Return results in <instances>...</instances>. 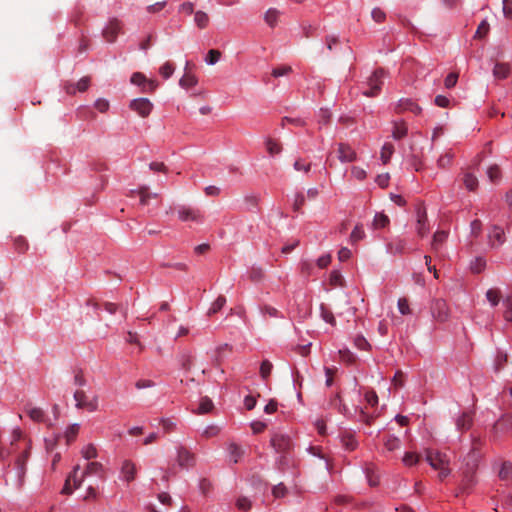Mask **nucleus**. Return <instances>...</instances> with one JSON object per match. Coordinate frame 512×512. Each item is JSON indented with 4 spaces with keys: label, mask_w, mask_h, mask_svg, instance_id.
<instances>
[{
    "label": "nucleus",
    "mask_w": 512,
    "mask_h": 512,
    "mask_svg": "<svg viewBox=\"0 0 512 512\" xmlns=\"http://www.w3.org/2000/svg\"><path fill=\"white\" fill-rule=\"evenodd\" d=\"M31 448V440L23 436L20 429H14L10 436L9 447L0 450V461H3L6 456H13L12 462L8 463V468L11 467L14 471L13 483L17 489H22L24 486Z\"/></svg>",
    "instance_id": "obj_1"
},
{
    "label": "nucleus",
    "mask_w": 512,
    "mask_h": 512,
    "mask_svg": "<svg viewBox=\"0 0 512 512\" xmlns=\"http://www.w3.org/2000/svg\"><path fill=\"white\" fill-rule=\"evenodd\" d=\"M80 470L79 465L75 466L71 474L66 479L65 485L62 489L63 494H70L72 491L80 487L83 479L89 475H97L99 478H104L103 466L99 462H90L87 464L85 470L78 476Z\"/></svg>",
    "instance_id": "obj_2"
},
{
    "label": "nucleus",
    "mask_w": 512,
    "mask_h": 512,
    "mask_svg": "<svg viewBox=\"0 0 512 512\" xmlns=\"http://www.w3.org/2000/svg\"><path fill=\"white\" fill-rule=\"evenodd\" d=\"M271 445L275 451L282 454L279 459V465L283 466L287 463V455L290 453L293 443L289 436L276 433L271 438Z\"/></svg>",
    "instance_id": "obj_3"
},
{
    "label": "nucleus",
    "mask_w": 512,
    "mask_h": 512,
    "mask_svg": "<svg viewBox=\"0 0 512 512\" xmlns=\"http://www.w3.org/2000/svg\"><path fill=\"white\" fill-rule=\"evenodd\" d=\"M386 73L384 69L379 68L373 72V74L368 79L369 89L363 92V95L366 97H375L379 94L381 90V86L383 85L384 78Z\"/></svg>",
    "instance_id": "obj_4"
},
{
    "label": "nucleus",
    "mask_w": 512,
    "mask_h": 512,
    "mask_svg": "<svg viewBox=\"0 0 512 512\" xmlns=\"http://www.w3.org/2000/svg\"><path fill=\"white\" fill-rule=\"evenodd\" d=\"M74 399L78 409H86L90 412L98 409V397L93 396L90 398L83 390H76L74 392Z\"/></svg>",
    "instance_id": "obj_5"
},
{
    "label": "nucleus",
    "mask_w": 512,
    "mask_h": 512,
    "mask_svg": "<svg viewBox=\"0 0 512 512\" xmlns=\"http://www.w3.org/2000/svg\"><path fill=\"white\" fill-rule=\"evenodd\" d=\"M426 461L433 469H439L444 466H448L450 459L449 457L437 450L426 449L425 451Z\"/></svg>",
    "instance_id": "obj_6"
},
{
    "label": "nucleus",
    "mask_w": 512,
    "mask_h": 512,
    "mask_svg": "<svg viewBox=\"0 0 512 512\" xmlns=\"http://www.w3.org/2000/svg\"><path fill=\"white\" fill-rule=\"evenodd\" d=\"M178 218L183 222L193 221L202 223L204 220L203 213L200 209L184 205L178 208Z\"/></svg>",
    "instance_id": "obj_7"
},
{
    "label": "nucleus",
    "mask_w": 512,
    "mask_h": 512,
    "mask_svg": "<svg viewBox=\"0 0 512 512\" xmlns=\"http://www.w3.org/2000/svg\"><path fill=\"white\" fill-rule=\"evenodd\" d=\"M129 107L139 116L145 118L150 115L153 109V104L147 98H138L132 100Z\"/></svg>",
    "instance_id": "obj_8"
},
{
    "label": "nucleus",
    "mask_w": 512,
    "mask_h": 512,
    "mask_svg": "<svg viewBox=\"0 0 512 512\" xmlns=\"http://www.w3.org/2000/svg\"><path fill=\"white\" fill-rule=\"evenodd\" d=\"M481 441L478 438H473L471 450L468 453L466 460V465L468 468L476 469L478 461L481 457L480 453Z\"/></svg>",
    "instance_id": "obj_9"
},
{
    "label": "nucleus",
    "mask_w": 512,
    "mask_h": 512,
    "mask_svg": "<svg viewBox=\"0 0 512 512\" xmlns=\"http://www.w3.org/2000/svg\"><path fill=\"white\" fill-rule=\"evenodd\" d=\"M432 315L440 322H444L448 319L449 309L447 303L442 299H437L432 305Z\"/></svg>",
    "instance_id": "obj_10"
},
{
    "label": "nucleus",
    "mask_w": 512,
    "mask_h": 512,
    "mask_svg": "<svg viewBox=\"0 0 512 512\" xmlns=\"http://www.w3.org/2000/svg\"><path fill=\"white\" fill-rule=\"evenodd\" d=\"M121 31V23L118 19H112L103 30L104 39L109 42H115L118 34Z\"/></svg>",
    "instance_id": "obj_11"
},
{
    "label": "nucleus",
    "mask_w": 512,
    "mask_h": 512,
    "mask_svg": "<svg viewBox=\"0 0 512 512\" xmlns=\"http://www.w3.org/2000/svg\"><path fill=\"white\" fill-rule=\"evenodd\" d=\"M177 463L182 468L195 465V455L185 447H180L177 454Z\"/></svg>",
    "instance_id": "obj_12"
},
{
    "label": "nucleus",
    "mask_w": 512,
    "mask_h": 512,
    "mask_svg": "<svg viewBox=\"0 0 512 512\" xmlns=\"http://www.w3.org/2000/svg\"><path fill=\"white\" fill-rule=\"evenodd\" d=\"M512 430V415H504L493 426L495 434L507 433Z\"/></svg>",
    "instance_id": "obj_13"
},
{
    "label": "nucleus",
    "mask_w": 512,
    "mask_h": 512,
    "mask_svg": "<svg viewBox=\"0 0 512 512\" xmlns=\"http://www.w3.org/2000/svg\"><path fill=\"white\" fill-rule=\"evenodd\" d=\"M338 158L341 162H352L356 159L355 151L347 144L338 145Z\"/></svg>",
    "instance_id": "obj_14"
},
{
    "label": "nucleus",
    "mask_w": 512,
    "mask_h": 512,
    "mask_svg": "<svg viewBox=\"0 0 512 512\" xmlns=\"http://www.w3.org/2000/svg\"><path fill=\"white\" fill-rule=\"evenodd\" d=\"M429 231V227L427 225V215L425 210L421 208L417 211V233L420 237H424Z\"/></svg>",
    "instance_id": "obj_15"
},
{
    "label": "nucleus",
    "mask_w": 512,
    "mask_h": 512,
    "mask_svg": "<svg viewBox=\"0 0 512 512\" xmlns=\"http://www.w3.org/2000/svg\"><path fill=\"white\" fill-rule=\"evenodd\" d=\"M136 472V465L132 461L125 460L123 462L121 467V474L127 482H131L135 479Z\"/></svg>",
    "instance_id": "obj_16"
},
{
    "label": "nucleus",
    "mask_w": 512,
    "mask_h": 512,
    "mask_svg": "<svg viewBox=\"0 0 512 512\" xmlns=\"http://www.w3.org/2000/svg\"><path fill=\"white\" fill-rule=\"evenodd\" d=\"M406 241L400 238H396L387 243V252L396 255L405 252Z\"/></svg>",
    "instance_id": "obj_17"
},
{
    "label": "nucleus",
    "mask_w": 512,
    "mask_h": 512,
    "mask_svg": "<svg viewBox=\"0 0 512 512\" xmlns=\"http://www.w3.org/2000/svg\"><path fill=\"white\" fill-rule=\"evenodd\" d=\"M473 417L470 412H463L456 420V427L460 431H465L471 428Z\"/></svg>",
    "instance_id": "obj_18"
},
{
    "label": "nucleus",
    "mask_w": 512,
    "mask_h": 512,
    "mask_svg": "<svg viewBox=\"0 0 512 512\" xmlns=\"http://www.w3.org/2000/svg\"><path fill=\"white\" fill-rule=\"evenodd\" d=\"M474 471L475 469L467 468L463 473V479L460 484V490L462 492H467L474 485Z\"/></svg>",
    "instance_id": "obj_19"
},
{
    "label": "nucleus",
    "mask_w": 512,
    "mask_h": 512,
    "mask_svg": "<svg viewBox=\"0 0 512 512\" xmlns=\"http://www.w3.org/2000/svg\"><path fill=\"white\" fill-rule=\"evenodd\" d=\"M383 444L387 451L392 452L400 448L401 441L395 435L388 433L383 437Z\"/></svg>",
    "instance_id": "obj_20"
},
{
    "label": "nucleus",
    "mask_w": 512,
    "mask_h": 512,
    "mask_svg": "<svg viewBox=\"0 0 512 512\" xmlns=\"http://www.w3.org/2000/svg\"><path fill=\"white\" fill-rule=\"evenodd\" d=\"M489 239L492 245H501L505 241L504 230L499 226H494L489 234Z\"/></svg>",
    "instance_id": "obj_21"
},
{
    "label": "nucleus",
    "mask_w": 512,
    "mask_h": 512,
    "mask_svg": "<svg viewBox=\"0 0 512 512\" xmlns=\"http://www.w3.org/2000/svg\"><path fill=\"white\" fill-rule=\"evenodd\" d=\"M281 12L276 8H269L265 15L264 20L269 25V27L273 28L277 25Z\"/></svg>",
    "instance_id": "obj_22"
},
{
    "label": "nucleus",
    "mask_w": 512,
    "mask_h": 512,
    "mask_svg": "<svg viewBox=\"0 0 512 512\" xmlns=\"http://www.w3.org/2000/svg\"><path fill=\"white\" fill-rule=\"evenodd\" d=\"M510 66L507 63H496L493 68V76L496 79H505L510 74Z\"/></svg>",
    "instance_id": "obj_23"
},
{
    "label": "nucleus",
    "mask_w": 512,
    "mask_h": 512,
    "mask_svg": "<svg viewBox=\"0 0 512 512\" xmlns=\"http://www.w3.org/2000/svg\"><path fill=\"white\" fill-rule=\"evenodd\" d=\"M132 194L137 193L140 197V203L142 205H147L149 199L156 198L158 196L157 193H151L147 186H141L137 191H131Z\"/></svg>",
    "instance_id": "obj_24"
},
{
    "label": "nucleus",
    "mask_w": 512,
    "mask_h": 512,
    "mask_svg": "<svg viewBox=\"0 0 512 512\" xmlns=\"http://www.w3.org/2000/svg\"><path fill=\"white\" fill-rule=\"evenodd\" d=\"M25 411L33 421L43 422L45 419L44 411L39 407L27 405Z\"/></svg>",
    "instance_id": "obj_25"
},
{
    "label": "nucleus",
    "mask_w": 512,
    "mask_h": 512,
    "mask_svg": "<svg viewBox=\"0 0 512 512\" xmlns=\"http://www.w3.org/2000/svg\"><path fill=\"white\" fill-rule=\"evenodd\" d=\"M341 443L344 446V448L348 451H353L358 446V442L356 441L354 435L348 432L342 434Z\"/></svg>",
    "instance_id": "obj_26"
},
{
    "label": "nucleus",
    "mask_w": 512,
    "mask_h": 512,
    "mask_svg": "<svg viewBox=\"0 0 512 512\" xmlns=\"http://www.w3.org/2000/svg\"><path fill=\"white\" fill-rule=\"evenodd\" d=\"M408 128L404 122H394L393 123V130H392V137L395 140H400L404 138L407 135Z\"/></svg>",
    "instance_id": "obj_27"
},
{
    "label": "nucleus",
    "mask_w": 512,
    "mask_h": 512,
    "mask_svg": "<svg viewBox=\"0 0 512 512\" xmlns=\"http://www.w3.org/2000/svg\"><path fill=\"white\" fill-rule=\"evenodd\" d=\"M89 85H90V78L83 77L77 82L76 87H74L73 85H68L66 87V91L69 94H74L76 89L80 92H84L88 89Z\"/></svg>",
    "instance_id": "obj_28"
},
{
    "label": "nucleus",
    "mask_w": 512,
    "mask_h": 512,
    "mask_svg": "<svg viewBox=\"0 0 512 512\" xmlns=\"http://www.w3.org/2000/svg\"><path fill=\"white\" fill-rule=\"evenodd\" d=\"M210 18L204 11H196L194 13V22L199 29H205L209 24Z\"/></svg>",
    "instance_id": "obj_29"
},
{
    "label": "nucleus",
    "mask_w": 512,
    "mask_h": 512,
    "mask_svg": "<svg viewBox=\"0 0 512 512\" xmlns=\"http://www.w3.org/2000/svg\"><path fill=\"white\" fill-rule=\"evenodd\" d=\"M463 183L469 191H475L476 188L478 187L477 177L470 172H465L463 177Z\"/></svg>",
    "instance_id": "obj_30"
},
{
    "label": "nucleus",
    "mask_w": 512,
    "mask_h": 512,
    "mask_svg": "<svg viewBox=\"0 0 512 512\" xmlns=\"http://www.w3.org/2000/svg\"><path fill=\"white\" fill-rule=\"evenodd\" d=\"M396 109L399 112L404 111V110H410L415 114H418L421 111V108L417 104H415L409 100H405V101L401 100L399 102V104L397 105Z\"/></svg>",
    "instance_id": "obj_31"
},
{
    "label": "nucleus",
    "mask_w": 512,
    "mask_h": 512,
    "mask_svg": "<svg viewBox=\"0 0 512 512\" xmlns=\"http://www.w3.org/2000/svg\"><path fill=\"white\" fill-rule=\"evenodd\" d=\"M80 425L75 423L71 424L67 427L64 436L66 438L67 444H70L72 441H74L79 433Z\"/></svg>",
    "instance_id": "obj_32"
},
{
    "label": "nucleus",
    "mask_w": 512,
    "mask_h": 512,
    "mask_svg": "<svg viewBox=\"0 0 512 512\" xmlns=\"http://www.w3.org/2000/svg\"><path fill=\"white\" fill-rule=\"evenodd\" d=\"M198 83V80L195 75L185 73L181 79L179 80V85L182 88H190L194 87Z\"/></svg>",
    "instance_id": "obj_33"
},
{
    "label": "nucleus",
    "mask_w": 512,
    "mask_h": 512,
    "mask_svg": "<svg viewBox=\"0 0 512 512\" xmlns=\"http://www.w3.org/2000/svg\"><path fill=\"white\" fill-rule=\"evenodd\" d=\"M226 303V298L223 295H219L217 299L212 303L211 307L209 308L207 314L208 316H212L219 312L223 306Z\"/></svg>",
    "instance_id": "obj_34"
},
{
    "label": "nucleus",
    "mask_w": 512,
    "mask_h": 512,
    "mask_svg": "<svg viewBox=\"0 0 512 512\" xmlns=\"http://www.w3.org/2000/svg\"><path fill=\"white\" fill-rule=\"evenodd\" d=\"M390 223L389 217L383 213H377L373 220V227L375 229L385 228Z\"/></svg>",
    "instance_id": "obj_35"
},
{
    "label": "nucleus",
    "mask_w": 512,
    "mask_h": 512,
    "mask_svg": "<svg viewBox=\"0 0 512 512\" xmlns=\"http://www.w3.org/2000/svg\"><path fill=\"white\" fill-rule=\"evenodd\" d=\"M214 405L211 399L208 397H203L200 401L198 409L195 411L197 414H206L209 413L213 409Z\"/></svg>",
    "instance_id": "obj_36"
},
{
    "label": "nucleus",
    "mask_w": 512,
    "mask_h": 512,
    "mask_svg": "<svg viewBox=\"0 0 512 512\" xmlns=\"http://www.w3.org/2000/svg\"><path fill=\"white\" fill-rule=\"evenodd\" d=\"M486 298L492 306H497L501 299V292L499 289H495V288L489 289L486 292Z\"/></svg>",
    "instance_id": "obj_37"
},
{
    "label": "nucleus",
    "mask_w": 512,
    "mask_h": 512,
    "mask_svg": "<svg viewBox=\"0 0 512 512\" xmlns=\"http://www.w3.org/2000/svg\"><path fill=\"white\" fill-rule=\"evenodd\" d=\"M486 267V261L482 257H477L470 263V269L473 273H481Z\"/></svg>",
    "instance_id": "obj_38"
},
{
    "label": "nucleus",
    "mask_w": 512,
    "mask_h": 512,
    "mask_svg": "<svg viewBox=\"0 0 512 512\" xmlns=\"http://www.w3.org/2000/svg\"><path fill=\"white\" fill-rule=\"evenodd\" d=\"M499 477L502 480H512V463L504 462L499 471Z\"/></svg>",
    "instance_id": "obj_39"
},
{
    "label": "nucleus",
    "mask_w": 512,
    "mask_h": 512,
    "mask_svg": "<svg viewBox=\"0 0 512 512\" xmlns=\"http://www.w3.org/2000/svg\"><path fill=\"white\" fill-rule=\"evenodd\" d=\"M393 153H394L393 144L385 143L381 149V155H380L382 162L384 164H386L390 160Z\"/></svg>",
    "instance_id": "obj_40"
},
{
    "label": "nucleus",
    "mask_w": 512,
    "mask_h": 512,
    "mask_svg": "<svg viewBox=\"0 0 512 512\" xmlns=\"http://www.w3.org/2000/svg\"><path fill=\"white\" fill-rule=\"evenodd\" d=\"M447 233L445 231H437L433 235L432 249L437 251L439 246L446 240Z\"/></svg>",
    "instance_id": "obj_41"
},
{
    "label": "nucleus",
    "mask_w": 512,
    "mask_h": 512,
    "mask_svg": "<svg viewBox=\"0 0 512 512\" xmlns=\"http://www.w3.org/2000/svg\"><path fill=\"white\" fill-rule=\"evenodd\" d=\"M174 70V64L170 61H167L160 67L159 73L164 79H168L174 73Z\"/></svg>",
    "instance_id": "obj_42"
},
{
    "label": "nucleus",
    "mask_w": 512,
    "mask_h": 512,
    "mask_svg": "<svg viewBox=\"0 0 512 512\" xmlns=\"http://www.w3.org/2000/svg\"><path fill=\"white\" fill-rule=\"evenodd\" d=\"M490 25L486 20H483L479 25L475 32V39H483L489 32Z\"/></svg>",
    "instance_id": "obj_43"
},
{
    "label": "nucleus",
    "mask_w": 512,
    "mask_h": 512,
    "mask_svg": "<svg viewBox=\"0 0 512 512\" xmlns=\"http://www.w3.org/2000/svg\"><path fill=\"white\" fill-rule=\"evenodd\" d=\"M273 365L269 360L262 361L260 365V376L263 380H267L272 372Z\"/></svg>",
    "instance_id": "obj_44"
},
{
    "label": "nucleus",
    "mask_w": 512,
    "mask_h": 512,
    "mask_svg": "<svg viewBox=\"0 0 512 512\" xmlns=\"http://www.w3.org/2000/svg\"><path fill=\"white\" fill-rule=\"evenodd\" d=\"M266 148L270 155L279 154L282 150L281 145L277 141L273 140L272 138H268L266 140Z\"/></svg>",
    "instance_id": "obj_45"
},
{
    "label": "nucleus",
    "mask_w": 512,
    "mask_h": 512,
    "mask_svg": "<svg viewBox=\"0 0 512 512\" xmlns=\"http://www.w3.org/2000/svg\"><path fill=\"white\" fill-rule=\"evenodd\" d=\"M488 178L491 182H496L501 178V171L498 165H491L487 170Z\"/></svg>",
    "instance_id": "obj_46"
},
{
    "label": "nucleus",
    "mask_w": 512,
    "mask_h": 512,
    "mask_svg": "<svg viewBox=\"0 0 512 512\" xmlns=\"http://www.w3.org/2000/svg\"><path fill=\"white\" fill-rule=\"evenodd\" d=\"M14 247L18 253H25L28 249V243L22 236H18L14 239Z\"/></svg>",
    "instance_id": "obj_47"
},
{
    "label": "nucleus",
    "mask_w": 512,
    "mask_h": 512,
    "mask_svg": "<svg viewBox=\"0 0 512 512\" xmlns=\"http://www.w3.org/2000/svg\"><path fill=\"white\" fill-rule=\"evenodd\" d=\"M220 57L221 52L219 50L211 49L208 51L205 61L209 65H214L220 60Z\"/></svg>",
    "instance_id": "obj_48"
},
{
    "label": "nucleus",
    "mask_w": 512,
    "mask_h": 512,
    "mask_svg": "<svg viewBox=\"0 0 512 512\" xmlns=\"http://www.w3.org/2000/svg\"><path fill=\"white\" fill-rule=\"evenodd\" d=\"M419 460H420V455L412 453V452L405 453V455H404V457L402 459L403 463L406 466L415 465V464H417L419 462Z\"/></svg>",
    "instance_id": "obj_49"
},
{
    "label": "nucleus",
    "mask_w": 512,
    "mask_h": 512,
    "mask_svg": "<svg viewBox=\"0 0 512 512\" xmlns=\"http://www.w3.org/2000/svg\"><path fill=\"white\" fill-rule=\"evenodd\" d=\"M453 154L451 152H446L445 154L441 155L437 161V165L440 168H446L450 166L452 162Z\"/></svg>",
    "instance_id": "obj_50"
},
{
    "label": "nucleus",
    "mask_w": 512,
    "mask_h": 512,
    "mask_svg": "<svg viewBox=\"0 0 512 512\" xmlns=\"http://www.w3.org/2000/svg\"><path fill=\"white\" fill-rule=\"evenodd\" d=\"M229 453H230V456L233 458L234 463H237L238 460L243 455L242 449L237 444H234V443L230 444Z\"/></svg>",
    "instance_id": "obj_51"
},
{
    "label": "nucleus",
    "mask_w": 512,
    "mask_h": 512,
    "mask_svg": "<svg viewBox=\"0 0 512 512\" xmlns=\"http://www.w3.org/2000/svg\"><path fill=\"white\" fill-rule=\"evenodd\" d=\"M82 456L87 459H94L97 457V450L93 444H88L85 448L82 450Z\"/></svg>",
    "instance_id": "obj_52"
},
{
    "label": "nucleus",
    "mask_w": 512,
    "mask_h": 512,
    "mask_svg": "<svg viewBox=\"0 0 512 512\" xmlns=\"http://www.w3.org/2000/svg\"><path fill=\"white\" fill-rule=\"evenodd\" d=\"M365 236L364 230L361 225H356L350 235L351 242L362 240Z\"/></svg>",
    "instance_id": "obj_53"
},
{
    "label": "nucleus",
    "mask_w": 512,
    "mask_h": 512,
    "mask_svg": "<svg viewBox=\"0 0 512 512\" xmlns=\"http://www.w3.org/2000/svg\"><path fill=\"white\" fill-rule=\"evenodd\" d=\"M305 204V197L302 193H297L293 202V210L300 213Z\"/></svg>",
    "instance_id": "obj_54"
},
{
    "label": "nucleus",
    "mask_w": 512,
    "mask_h": 512,
    "mask_svg": "<svg viewBox=\"0 0 512 512\" xmlns=\"http://www.w3.org/2000/svg\"><path fill=\"white\" fill-rule=\"evenodd\" d=\"M292 71V67L288 65H283L276 67L272 70V76L280 77L289 74Z\"/></svg>",
    "instance_id": "obj_55"
},
{
    "label": "nucleus",
    "mask_w": 512,
    "mask_h": 512,
    "mask_svg": "<svg viewBox=\"0 0 512 512\" xmlns=\"http://www.w3.org/2000/svg\"><path fill=\"white\" fill-rule=\"evenodd\" d=\"M147 82V78L144 74L140 72H135L131 76V83L138 86H144V84Z\"/></svg>",
    "instance_id": "obj_56"
},
{
    "label": "nucleus",
    "mask_w": 512,
    "mask_h": 512,
    "mask_svg": "<svg viewBox=\"0 0 512 512\" xmlns=\"http://www.w3.org/2000/svg\"><path fill=\"white\" fill-rule=\"evenodd\" d=\"M458 77H459L458 73H455V72L448 74L444 81L445 87L447 89L453 88L457 83Z\"/></svg>",
    "instance_id": "obj_57"
},
{
    "label": "nucleus",
    "mask_w": 512,
    "mask_h": 512,
    "mask_svg": "<svg viewBox=\"0 0 512 512\" xmlns=\"http://www.w3.org/2000/svg\"><path fill=\"white\" fill-rule=\"evenodd\" d=\"M371 17L375 22L381 23L385 20L386 14L382 9L376 7L372 10Z\"/></svg>",
    "instance_id": "obj_58"
},
{
    "label": "nucleus",
    "mask_w": 512,
    "mask_h": 512,
    "mask_svg": "<svg viewBox=\"0 0 512 512\" xmlns=\"http://www.w3.org/2000/svg\"><path fill=\"white\" fill-rule=\"evenodd\" d=\"M220 432V429L218 426L216 425H210L208 427H206L202 433L203 437L205 438H212V437H215L219 434Z\"/></svg>",
    "instance_id": "obj_59"
},
{
    "label": "nucleus",
    "mask_w": 512,
    "mask_h": 512,
    "mask_svg": "<svg viewBox=\"0 0 512 512\" xmlns=\"http://www.w3.org/2000/svg\"><path fill=\"white\" fill-rule=\"evenodd\" d=\"M398 309L402 315H408L411 313L408 300L406 298H400L398 300Z\"/></svg>",
    "instance_id": "obj_60"
},
{
    "label": "nucleus",
    "mask_w": 512,
    "mask_h": 512,
    "mask_svg": "<svg viewBox=\"0 0 512 512\" xmlns=\"http://www.w3.org/2000/svg\"><path fill=\"white\" fill-rule=\"evenodd\" d=\"M230 346L228 344H223V345H220L217 349H216V356H215V359H214V365L215 366H219L220 363H221V359H222V353L224 352V350H230Z\"/></svg>",
    "instance_id": "obj_61"
},
{
    "label": "nucleus",
    "mask_w": 512,
    "mask_h": 512,
    "mask_svg": "<svg viewBox=\"0 0 512 512\" xmlns=\"http://www.w3.org/2000/svg\"><path fill=\"white\" fill-rule=\"evenodd\" d=\"M272 493H273L275 498H281V497H284L286 495L287 489H286V487L282 483H279L278 485H275L273 487Z\"/></svg>",
    "instance_id": "obj_62"
},
{
    "label": "nucleus",
    "mask_w": 512,
    "mask_h": 512,
    "mask_svg": "<svg viewBox=\"0 0 512 512\" xmlns=\"http://www.w3.org/2000/svg\"><path fill=\"white\" fill-rule=\"evenodd\" d=\"M503 13L505 17L512 19V0H503Z\"/></svg>",
    "instance_id": "obj_63"
},
{
    "label": "nucleus",
    "mask_w": 512,
    "mask_h": 512,
    "mask_svg": "<svg viewBox=\"0 0 512 512\" xmlns=\"http://www.w3.org/2000/svg\"><path fill=\"white\" fill-rule=\"evenodd\" d=\"M506 305H507V309L504 313V318L507 321L512 322V296L507 298Z\"/></svg>",
    "instance_id": "obj_64"
}]
</instances>
